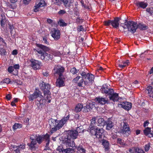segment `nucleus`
I'll list each match as a JSON object with an SVG mask.
<instances>
[{
	"instance_id": "1",
	"label": "nucleus",
	"mask_w": 153,
	"mask_h": 153,
	"mask_svg": "<svg viewBox=\"0 0 153 153\" xmlns=\"http://www.w3.org/2000/svg\"><path fill=\"white\" fill-rule=\"evenodd\" d=\"M70 115L68 114L66 117H64L60 120L51 119L49 120V123L50 128V133L52 134L61 128L69 120Z\"/></svg>"
},
{
	"instance_id": "2",
	"label": "nucleus",
	"mask_w": 153,
	"mask_h": 153,
	"mask_svg": "<svg viewBox=\"0 0 153 153\" xmlns=\"http://www.w3.org/2000/svg\"><path fill=\"white\" fill-rule=\"evenodd\" d=\"M38 48L34 49L36 54L39 59L42 60H49L51 59L52 56L46 53L50 50V48L41 44H37Z\"/></svg>"
},
{
	"instance_id": "3",
	"label": "nucleus",
	"mask_w": 153,
	"mask_h": 153,
	"mask_svg": "<svg viewBox=\"0 0 153 153\" xmlns=\"http://www.w3.org/2000/svg\"><path fill=\"white\" fill-rule=\"evenodd\" d=\"M80 127H78L76 130H68L67 131L68 135L65 139L66 145L67 146L74 147H75V144L74 139L77 138L78 133H80L82 131L80 129Z\"/></svg>"
},
{
	"instance_id": "4",
	"label": "nucleus",
	"mask_w": 153,
	"mask_h": 153,
	"mask_svg": "<svg viewBox=\"0 0 153 153\" xmlns=\"http://www.w3.org/2000/svg\"><path fill=\"white\" fill-rule=\"evenodd\" d=\"M87 131L89 132L91 135L95 136L98 138L102 137V133L103 132V130L102 128L92 127L91 125H89Z\"/></svg>"
},
{
	"instance_id": "5",
	"label": "nucleus",
	"mask_w": 153,
	"mask_h": 153,
	"mask_svg": "<svg viewBox=\"0 0 153 153\" xmlns=\"http://www.w3.org/2000/svg\"><path fill=\"white\" fill-rule=\"evenodd\" d=\"M121 26L124 29H128V30L132 33H134L138 28V25L137 23L132 21L126 22L124 25L121 24Z\"/></svg>"
},
{
	"instance_id": "6",
	"label": "nucleus",
	"mask_w": 153,
	"mask_h": 153,
	"mask_svg": "<svg viewBox=\"0 0 153 153\" xmlns=\"http://www.w3.org/2000/svg\"><path fill=\"white\" fill-rule=\"evenodd\" d=\"M96 117H93L91 119L90 125H91L92 127H98V126H99L102 127L105 125V122L103 118H100L98 119L97 122H96Z\"/></svg>"
},
{
	"instance_id": "7",
	"label": "nucleus",
	"mask_w": 153,
	"mask_h": 153,
	"mask_svg": "<svg viewBox=\"0 0 153 153\" xmlns=\"http://www.w3.org/2000/svg\"><path fill=\"white\" fill-rule=\"evenodd\" d=\"M30 101H32L34 99L39 98V99L38 100L39 101H40L43 98L41 92L37 89H36L34 92L32 94L30 95L28 97Z\"/></svg>"
},
{
	"instance_id": "8",
	"label": "nucleus",
	"mask_w": 153,
	"mask_h": 153,
	"mask_svg": "<svg viewBox=\"0 0 153 153\" xmlns=\"http://www.w3.org/2000/svg\"><path fill=\"white\" fill-rule=\"evenodd\" d=\"M120 132L127 137L131 134V131L129 126L126 122L123 121V125L121 128Z\"/></svg>"
},
{
	"instance_id": "9",
	"label": "nucleus",
	"mask_w": 153,
	"mask_h": 153,
	"mask_svg": "<svg viewBox=\"0 0 153 153\" xmlns=\"http://www.w3.org/2000/svg\"><path fill=\"white\" fill-rule=\"evenodd\" d=\"M65 68L60 65H55L52 72L54 76H62L64 72Z\"/></svg>"
},
{
	"instance_id": "10",
	"label": "nucleus",
	"mask_w": 153,
	"mask_h": 153,
	"mask_svg": "<svg viewBox=\"0 0 153 153\" xmlns=\"http://www.w3.org/2000/svg\"><path fill=\"white\" fill-rule=\"evenodd\" d=\"M37 136L36 135H30V139L31 140L30 143H28L30 149L33 151L35 150L38 147L36 140Z\"/></svg>"
},
{
	"instance_id": "11",
	"label": "nucleus",
	"mask_w": 153,
	"mask_h": 153,
	"mask_svg": "<svg viewBox=\"0 0 153 153\" xmlns=\"http://www.w3.org/2000/svg\"><path fill=\"white\" fill-rule=\"evenodd\" d=\"M57 5H59L62 2L66 7H68L73 5L74 0H52Z\"/></svg>"
},
{
	"instance_id": "12",
	"label": "nucleus",
	"mask_w": 153,
	"mask_h": 153,
	"mask_svg": "<svg viewBox=\"0 0 153 153\" xmlns=\"http://www.w3.org/2000/svg\"><path fill=\"white\" fill-rule=\"evenodd\" d=\"M31 66L34 70H37L40 68L42 65V63L39 61L35 59H32L30 60Z\"/></svg>"
},
{
	"instance_id": "13",
	"label": "nucleus",
	"mask_w": 153,
	"mask_h": 153,
	"mask_svg": "<svg viewBox=\"0 0 153 153\" xmlns=\"http://www.w3.org/2000/svg\"><path fill=\"white\" fill-rule=\"evenodd\" d=\"M118 106L121 107L124 109L129 110L131 109V104L129 102H123L118 104Z\"/></svg>"
},
{
	"instance_id": "14",
	"label": "nucleus",
	"mask_w": 153,
	"mask_h": 153,
	"mask_svg": "<svg viewBox=\"0 0 153 153\" xmlns=\"http://www.w3.org/2000/svg\"><path fill=\"white\" fill-rule=\"evenodd\" d=\"M40 88L44 92V93L50 91L51 88L50 85L47 83H45L43 82L41 83L39 85Z\"/></svg>"
},
{
	"instance_id": "15",
	"label": "nucleus",
	"mask_w": 153,
	"mask_h": 153,
	"mask_svg": "<svg viewBox=\"0 0 153 153\" xmlns=\"http://www.w3.org/2000/svg\"><path fill=\"white\" fill-rule=\"evenodd\" d=\"M102 93L108 95V94H111L113 92V89L109 88L108 86L105 85L102 86L100 89Z\"/></svg>"
},
{
	"instance_id": "16",
	"label": "nucleus",
	"mask_w": 153,
	"mask_h": 153,
	"mask_svg": "<svg viewBox=\"0 0 153 153\" xmlns=\"http://www.w3.org/2000/svg\"><path fill=\"white\" fill-rule=\"evenodd\" d=\"M51 36L55 40H58L60 38V33L59 31L55 28L51 31Z\"/></svg>"
},
{
	"instance_id": "17",
	"label": "nucleus",
	"mask_w": 153,
	"mask_h": 153,
	"mask_svg": "<svg viewBox=\"0 0 153 153\" xmlns=\"http://www.w3.org/2000/svg\"><path fill=\"white\" fill-rule=\"evenodd\" d=\"M110 100L115 102L118 101L120 99V97H119L118 94L114 93L113 90V92L111 94H108Z\"/></svg>"
},
{
	"instance_id": "18",
	"label": "nucleus",
	"mask_w": 153,
	"mask_h": 153,
	"mask_svg": "<svg viewBox=\"0 0 153 153\" xmlns=\"http://www.w3.org/2000/svg\"><path fill=\"white\" fill-rule=\"evenodd\" d=\"M65 79L61 76H59V78L57 79L56 82V85L57 87H61L64 85V81Z\"/></svg>"
},
{
	"instance_id": "19",
	"label": "nucleus",
	"mask_w": 153,
	"mask_h": 153,
	"mask_svg": "<svg viewBox=\"0 0 153 153\" xmlns=\"http://www.w3.org/2000/svg\"><path fill=\"white\" fill-rule=\"evenodd\" d=\"M135 4L138 7H140L144 9L148 6V4L144 1H136Z\"/></svg>"
},
{
	"instance_id": "20",
	"label": "nucleus",
	"mask_w": 153,
	"mask_h": 153,
	"mask_svg": "<svg viewBox=\"0 0 153 153\" xmlns=\"http://www.w3.org/2000/svg\"><path fill=\"white\" fill-rule=\"evenodd\" d=\"M120 19L118 17H116L114 18V20H111V25L114 28H117L119 27V22Z\"/></svg>"
},
{
	"instance_id": "21",
	"label": "nucleus",
	"mask_w": 153,
	"mask_h": 153,
	"mask_svg": "<svg viewBox=\"0 0 153 153\" xmlns=\"http://www.w3.org/2000/svg\"><path fill=\"white\" fill-rule=\"evenodd\" d=\"M97 100L99 103L102 105L108 103V100L106 98L98 97L97 98Z\"/></svg>"
},
{
	"instance_id": "22",
	"label": "nucleus",
	"mask_w": 153,
	"mask_h": 153,
	"mask_svg": "<svg viewBox=\"0 0 153 153\" xmlns=\"http://www.w3.org/2000/svg\"><path fill=\"white\" fill-rule=\"evenodd\" d=\"M102 144L104 146L106 151L109 150L110 149V146L109 143L108 141L105 139H103L102 140Z\"/></svg>"
},
{
	"instance_id": "23",
	"label": "nucleus",
	"mask_w": 153,
	"mask_h": 153,
	"mask_svg": "<svg viewBox=\"0 0 153 153\" xmlns=\"http://www.w3.org/2000/svg\"><path fill=\"white\" fill-rule=\"evenodd\" d=\"M144 134L149 137H152L153 136V133L151 132V128L147 127L143 131Z\"/></svg>"
},
{
	"instance_id": "24",
	"label": "nucleus",
	"mask_w": 153,
	"mask_h": 153,
	"mask_svg": "<svg viewBox=\"0 0 153 153\" xmlns=\"http://www.w3.org/2000/svg\"><path fill=\"white\" fill-rule=\"evenodd\" d=\"M94 102H91L90 103H88L85 106V108L86 111L87 112L91 111L92 108L94 106Z\"/></svg>"
},
{
	"instance_id": "25",
	"label": "nucleus",
	"mask_w": 153,
	"mask_h": 153,
	"mask_svg": "<svg viewBox=\"0 0 153 153\" xmlns=\"http://www.w3.org/2000/svg\"><path fill=\"white\" fill-rule=\"evenodd\" d=\"M44 95L45 99L46 101H48V102L50 103L51 101V93L50 91H48L47 92L44 93Z\"/></svg>"
},
{
	"instance_id": "26",
	"label": "nucleus",
	"mask_w": 153,
	"mask_h": 153,
	"mask_svg": "<svg viewBox=\"0 0 153 153\" xmlns=\"http://www.w3.org/2000/svg\"><path fill=\"white\" fill-rule=\"evenodd\" d=\"M106 128L107 130H110L114 126L113 123L110 120H108L106 122Z\"/></svg>"
},
{
	"instance_id": "27",
	"label": "nucleus",
	"mask_w": 153,
	"mask_h": 153,
	"mask_svg": "<svg viewBox=\"0 0 153 153\" xmlns=\"http://www.w3.org/2000/svg\"><path fill=\"white\" fill-rule=\"evenodd\" d=\"M56 150L60 153H67L68 151V148L65 149H63L62 146H58Z\"/></svg>"
},
{
	"instance_id": "28",
	"label": "nucleus",
	"mask_w": 153,
	"mask_h": 153,
	"mask_svg": "<svg viewBox=\"0 0 153 153\" xmlns=\"http://www.w3.org/2000/svg\"><path fill=\"white\" fill-rule=\"evenodd\" d=\"M146 90L148 92V94L150 97H152L153 95V88L151 86L148 87L146 88Z\"/></svg>"
},
{
	"instance_id": "29",
	"label": "nucleus",
	"mask_w": 153,
	"mask_h": 153,
	"mask_svg": "<svg viewBox=\"0 0 153 153\" xmlns=\"http://www.w3.org/2000/svg\"><path fill=\"white\" fill-rule=\"evenodd\" d=\"M123 65L120 64H118V66L121 68H124L127 66L128 65L130 64V62L129 60H127L126 61L123 62Z\"/></svg>"
},
{
	"instance_id": "30",
	"label": "nucleus",
	"mask_w": 153,
	"mask_h": 153,
	"mask_svg": "<svg viewBox=\"0 0 153 153\" xmlns=\"http://www.w3.org/2000/svg\"><path fill=\"white\" fill-rule=\"evenodd\" d=\"M117 142L118 144H120V146L123 147H125L127 145L124 142V141L120 138L117 139Z\"/></svg>"
},
{
	"instance_id": "31",
	"label": "nucleus",
	"mask_w": 153,
	"mask_h": 153,
	"mask_svg": "<svg viewBox=\"0 0 153 153\" xmlns=\"http://www.w3.org/2000/svg\"><path fill=\"white\" fill-rule=\"evenodd\" d=\"M87 79L89 81V82H92L94 81V75L88 73L87 76Z\"/></svg>"
},
{
	"instance_id": "32",
	"label": "nucleus",
	"mask_w": 153,
	"mask_h": 153,
	"mask_svg": "<svg viewBox=\"0 0 153 153\" xmlns=\"http://www.w3.org/2000/svg\"><path fill=\"white\" fill-rule=\"evenodd\" d=\"M83 108V105L81 104H77L75 108V110L76 112H79L81 111Z\"/></svg>"
},
{
	"instance_id": "33",
	"label": "nucleus",
	"mask_w": 153,
	"mask_h": 153,
	"mask_svg": "<svg viewBox=\"0 0 153 153\" xmlns=\"http://www.w3.org/2000/svg\"><path fill=\"white\" fill-rule=\"evenodd\" d=\"M43 137L42 136L38 135L37 136L36 140L39 144H40L43 140Z\"/></svg>"
},
{
	"instance_id": "34",
	"label": "nucleus",
	"mask_w": 153,
	"mask_h": 153,
	"mask_svg": "<svg viewBox=\"0 0 153 153\" xmlns=\"http://www.w3.org/2000/svg\"><path fill=\"white\" fill-rule=\"evenodd\" d=\"M138 28L140 30H145L148 28V27L144 24H139L138 25Z\"/></svg>"
},
{
	"instance_id": "35",
	"label": "nucleus",
	"mask_w": 153,
	"mask_h": 153,
	"mask_svg": "<svg viewBox=\"0 0 153 153\" xmlns=\"http://www.w3.org/2000/svg\"><path fill=\"white\" fill-rule=\"evenodd\" d=\"M58 24L60 26H66L67 25V23H65L64 21L62 19H60L58 22Z\"/></svg>"
},
{
	"instance_id": "36",
	"label": "nucleus",
	"mask_w": 153,
	"mask_h": 153,
	"mask_svg": "<svg viewBox=\"0 0 153 153\" xmlns=\"http://www.w3.org/2000/svg\"><path fill=\"white\" fill-rule=\"evenodd\" d=\"M50 53L54 56H58L60 54V52L59 51H55L53 50H51Z\"/></svg>"
},
{
	"instance_id": "37",
	"label": "nucleus",
	"mask_w": 153,
	"mask_h": 153,
	"mask_svg": "<svg viewBox=\"0 0 153 153\" xmlns=\"http://www.w3.org/2000/svg\"><path fill=\"white\" fill-rule=\"evenodd\" d=\"M77 153H84L85 152V150L81 146L77 147Z\"/></svg>"
},
{
	"instance_id": "38",
	"label": "nucleus",
	"mask_w": 153,
	"mask_h": 153,
	"mask_svg": "<svg viewBox=\"0 0 153 153\" xmlns=\"http://www.w3.org/2000/svg\"><path fill=\"white\" fill-rule=\"evenodd\" d=\"M36 4L40 7H44L45 5V3L44 0H42L40 1Z\"/></svg>"
},
{
	"instance_id": "39",
	"label": "nucleus",
	"mask_w": 153,
	"mask_h": 153,
	"mask_svg": "<svg viewBox=\"0 0 153 153\" xmlns=\"http://www.w3.org/2000/svg\"><path fill=\"white\" fill-rule=\"evenodd\" d=\"M81 78V79L77 83V85L79 87H84L83 85V83L84 82L83 79L82 77Z\"/></svg>"
},
{
	"instance_id": "40",
	"label": "nucleus",
	"mask_w": 153,
	"mask_h": 153,
	"mask_svg": "<svg viewBox=\"0 0 153 153\" xmlns=\"http://www.w3.org/2000/svg\"><path fill=\"white\" fill-rule=\"evenodd\" d=\"M13 148L14 150V153H19V146H13Z\"/></svg>"
},
{
	"instance_id": "41",
	"label": "nucleus",
	"mask_w": 153,
	"mask_h": 153,
	"mask_svg": "<svg viewBox=\"0 0 153 153\" xmlns=\"http://www.w3.org/2000/svg\"><path fill=\"white\" fill-rule=\"evenodd\" d=\"M146 10L147 12L149 13L150 15H152L153 14V7H148Z\"/></svg>"
},
{
	"instance_id": "42",
	"label": "nucleus",
	"mask_w": 153,
	"mask_h": 153,
	"mask_svg": "<svg viewBox=\"0 0 153 153\" xmlns=\"http://www.w3.org/2000/svg\"><path fill=\"white\" fill-rule=\"evenodd\" d=\"M71 149L70 148H68V151H67V153H75V151H74L75 148H76L75 146L74 147H72Z\"/></svg>"
},
{
	"instance_id": "43",
	"label": "nucleus",
	"mask_w": 153,
	"mask_h": 153,
	"mask_svg": "<svg viewBox=\"0 0 153 153\" xmlns=\"http://www.w3.org/2000/svg\"><path fill=\"white\" fill-rule=\"evenodd\" d=\"M135 153H145L144 151L139 148H136L135 149Z\"/></svg>"
},
{
	"instance_id": "44",
	"label": "nucleus",
	"mask_w": 153,
	"mask_h": 153,
	"mask_svg": "<svg viewBox=\"0 0 153 153\" xmlns=\"http://www.w3.org/2000/svg\"><path fill=\"white\" fill-rule=\"evenodd\" d=\"M81 78L80 76H77L72 81V82L74 83H78V82L79 81L80 79Z\"/></svg>"
},
{
	"instance_id": "45",
	"label": "nucleus",
	"mask_w": 153,
	"mask_h": 153,
	"mask_svg": "<svg viewBox=\"0 0 153 153\" xmlns=\"http://www.w3.org/2000/svg\"><path fill=\"white\" fill-rule=\"evenodd\" d=\"M6 53V50L5 49L3 48H0V54L1 55L4 56L5 55Z\"/></svg>"
},
{
	"instance_id": "46",
	"label": "nucleus",
	"mask_w": 153,
	"mask_h": 153,
	"mask_svg": "<svg viewBox=\"0 0 153 153\" xmlns=\"http://www.w3.org/2000/svg\"><path fill=\"white\" fill-rule=\"evenodd\" d=\"M111 20H109L107 21H105L104 22V24L106 26H108L111 25Z\"/></svg>"
},
{
	"instance_id": "47",
	"label": "nucleus",
	"mask_w": 153,
	"mask_h": 153,
	"mask_svg": "<svg viewBox=\"0 0 153 153\" xmlns=\"http://www.w3.org/2000/svg\"><path fill=\"white\" fill-rule=\"evenodd\" d=\"M88 73H87L85 72L82 71V72H80V74L82 76V77L85 79H86Z\"/></svg>"
},
{
	"instance_id": "48",
	"label": "nucleus",
	"mask_w": 153,
	"mask_h": 153,
	"mask_svg": "<svg viewBox=\"0 0 153 153\" xmlns=\"http://www.w3.org/2000/svg\"><path fill=\"white\" fill-rule=\"evenodd\" d=\"M71 72L73 74H76L78 72V71L76 70L75 68H73L71 70Z\"/></svg>"
},
{
	"instance_id": "49",
	"label": "nucleus",
	"mask_w": 153,
	"mask_h": 153,
	"mask_svg": "<svg viewBox=\"0 0 153 153\" xmlns=\"http://www.w3.org/2000/svg\"><path fill=\"white\" fill-rule=\"evenodd\" d=\"M42 136L43 137V140L45 139L46 141L50 140V136L48 134H46L45 135Z\"/></svg>"
},
{
	"instance_id": "50",
	"label": "nucleus",
	"mask_w": 153,
	"mask_h": 153,
	"mask_svg": "<svg viewBox=\"0 0 153 153\" xmlns=\"http://www.w3.org/2000/svg\"><path fill=\"white\" fill-rule=\"evenodd\" d=\"M66 13V11L65 10H60L58 12V13L59 15H63L65 14Z\"/></svg>"
},
{
	"instance_id": "51",
	"label": "nucleus",
	"mask_w": 153,
	"mask_h": 153,
	"mask_svg": "<svg viewBox=\"0 0 153 153\" xmlns=\"http://www.w3.org/2000/svg\"><path fill=\"white\" fill-rule=\"evenodd\" d=\"M14 69L13 68V66H10L9 67H8L7 71H8L10 73H12V72H13L14 71Z\"/></svg>"
},
{
	"instance_id": "52",
	"label": "nucleus",
	"mask_w": 153,
	"mask_h": 153,
	"mask_svg": "<svg viewBox=\"0 0 153 153\" xmlns=\"http://www.w3.org/2000/svg\"><path fill=\"white\" fill-rule=\"evenodd\" d=\"M10 79L9 78H5L3 80V83H6L7 84H8L10 83Z\"/></svg>"
},
{
	"instance_id": "53",
	"label": "nucleus",
	"mask_w": 153,
	"mask_h": 153,
	"mask_svg": "<svg viewBox=\"0 0 153 153\" xmlns=\"http://www.w3.org/2000/svg\"><path fill=\"white\" fill-rule=\"evenodd\" d=\"M150 147V146L149 143H148L144 147L145 150V151H148L149 150Z\"/></svg>"
},
{
	"instance_id": "54",
	"label": "nucleus",
	"mask_w": 153,
	"mask_h": 153,
	"mask_svg": "<svg viewBox=\"0 0 153 153\" xmlns=\"http://www.w3.org/2000/svg\"><path fill=\"white\" fill-rule=\"evenodd\" d=\"M83 20L82 19H80L79 17H77L76 19V22L78 24H81L83 22Z\"/></svg>"
},
{
	"instance_id": "55",
	"label": "nucleus",
	"mask_w": 153,
	"mask_h": 153,
	"mask_svg": "<svg viewBox=\"0 0 153 153\" xmlns=\"http://www.w3.org/2000/svg\"><path fill=\"white\" fill-rule=\"evenodd\" d=\"M19 127V124L15 123L13 126V128L14 130H15L18 128Z\"/></svg>"
},
{
	"instance_id": "56",
	"label": "nucleus",
	"mask_w": 153,
	"mask_h": 153,
	"mask_svg": "<svg viewBox=\"0 0 153 153\" xmlns=\"http://www.w3.org/2000/svg\"><path fill=\"white\" fill-rule=\"evenodd\" d=\"M40 7H39L38 5L36 4V5L34 7V12H36L38 11L39 10V9Z\"/></svg>"
},
{
	"instance_id": "57",
	"label": "nucleus",
	"mask_w": 153,
	"mask_h": 153,
	"mask_svg": "<svg viewBox=\"0 0 153 153\" xmlns=\"http://www.w3.org/2000/svg\"><path fill=\"white\" fill-rule=\"evenodd\" d=\"M84 85L83 86L85 87V86L87 85H88L89 84V83H91V82H89V81L88 80H87V79H86L84 81Z\"/></svg>"
},
{
	"instance_id": "58",
	"label": "nucleus",
	"mask_w": 153,
	"mask_h": 153,
	"mask_svg": "<svg viewBox=\"0 0 153 153\" xmlns=\"http://www.w3.org/2000/svg\"><path fill=\"white\" fill-rule=\"evenodd\" d=\"M9 28L10 30V32L11 34H12V31L14 28V27L13 25H11L10 24H8Z\"/></svg>"
},
{
	"instance_id": "59",
	"label": "nucleus",
	"mask_w": 153,
	"mask_h": 153,
	"mask_svg": "<svg viewBox=\"0 0 153 153\" xmlns=\"http://www.w3.org/2000/svg\"><path fill=\"white\" fill-rule=\"evenodd\" d=\"M47 22L48 23L51 25L52 26L53 25V24L54 23L53 22V21L52 19H48L47 20Z\"/></svg>"
},
{
	"instance_id": "60",
	"label": "nucleus",
	"mask_w": 153,
	"mask_h": 153,
	"mask_svg": "<svg viewBox=\"0 0 153 153\" xmlns=\"http://www.w3.org/2000/svg\"><path fill=\"white\" fill-rule=\"evenodd\" d=\"M6 97L7 100H9L12 98V96L10 94H8L6 95Z\"/></svg>"
},
{
	"instance_id": "61",
	"label": "nucleus",
	"mask_w": 153,
	"mask_h": 153,
	"mask_svg": "<svg viewBox=\"0 0 153 153\" xmlns=\"http://www.w3.org/2000/svg\"><path fill=\"white\" fill-rule=\"evenodd\" d=\"M77 30L79 31H81L84 30V28L82 26L80 25L77 28Z\"/></svg>"
},
{
	"instance_id": "62",
	"label": "nucleus",
	"mask_w": 153,
	"mask_h": 153,
	"mask_svg": "<svg viewBox=\"0 0 153 153\" xmlns=\"http://www.w3.org/2000/svg\"><path fill=\"white\" fill-rule=\"evenodd\" d=\"M13 67L14 70H18L19 68V64L14 65Z\"/></svg>"
},
{
	"instance_id": "63",
	"label": "nucleus",
	"mask_w": 153,
	"mask_h": 153,
	"mask_svg": "<svg viewBox=\"0 0 153 153\" xmlns=\"http://www.w3.org/2000/svg\"><path fill=\"white\" fill-rule=\"evenodd\" d=\"M0 22L1 26L2 27H4V25L5 24V23L4 21V20L2 19L0 21Z\"/></svg>"
},
{
	"instance_id": "64",
	"label": "nucleus",
	"mask_w": 153,
	"mask_h": 153,
	"mask_svg": "<svg viewBox=\"0 0 153 153\" xmlns=\"http://www.w3.org/2000/svg\"><path fill=\"white\" fill-rule=\"evenodd\" d=\"M7 7L9 8L14 9H15V7L14 5H13L11 4H9L7 5Z\"/></svg>"
}]
</instances>
